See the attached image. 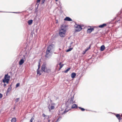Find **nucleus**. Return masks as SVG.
<instances>
[{
  "label": "nucleus",
  "mask_w": 122,
  "mask_h": 122,
  "mask_svg": "<svg viewBox=\"0 0 122 122\" xmlns=\"http://www.w3.org/2000/svg\"><path fill=\"white\" fill-rule=\"evenodd\" d=\"M61 117H59L58 118V119H57V120L56 121V122H57L59 120H60L61 119Z\"/></svg>",
  "instance_id": "obj_29"
},
{
  "label": "nucleus",
  "mask_w": 122,
  "mask_h": 122,
  "mask_svg": "<svg viewBox=\"0 0 122 122\" xmlns=\"http://www.w3.org/2000/svg\"><path fill=\"white\" fill-rule=\"evenodd\" d=\"M64 65L63 64H62L61 65H60V68L59 69V70H60L61 69V68L63 67Z\"/></svg>",
  "instance_id": "obj_27"
},
{
  "label": "nucleus",
  "mask_w": 122,
  "mask_h": 122,
  "mask_svg": "<svg viewBox=\"0 0 122 122\" xmlns=\"http://www.w3.org/2000/svg\"><path fill=\"white\" fill-rule=\"evenodd\" d=\"M73 43V42H72L71 43H70V45H71V44H72Z\"/></svg>",
  "instance_id": "obj_41"
},
{
  "label": "nucleus",
  "mask_w": 122,
  "mask_h": 122,
  "mask_svg": "<svg viewBox=\"0 0 122 122\" xmlns=\"http://www.w3.org/2000/svg\"><path fill=\"white\" fill-rule=\"evenodd\" d=\"M117 117V118L119 120V121L121 120V117L119 114H118L116 115Z\"/></svg>",
  "instance_id": "obj_15"
},
{
  "label": "nucleus",
  "mask_w": 122,
  "mask_h": 122,
  "mask_svg": "<svg viewBox=\"0 0 122 122\" xmlns=\"http://www.w3.org/2000/svg\"><path fill=\"white\" fill-rule=\"evenodd\" d=\"M71 69V68H68L65 71H64V72L65 73H67L68 72V71H69Z\"/></svg>",
  "instance_id": "obj_24"
},
{
  "label": "nucleus",
  "mask_w": 122,
  "mask_h": 122,
  "mask_svg": "<svg viewBox=\"0 0 122 122\" xmlns=\"http://www.w3.org/2000/svg\"><path fill=\"white\" fill-rule=\"evenodd\" d=\"M19 99H20L19 98H16V99L15 101L16 102V103L17 102H18L19 101Z\"/></svg>",
  "instance_id": "obj_28"
},
{
  "label": "nucleus",
  "mask_w": 122,
  "mask_h": 122,
  "mask_svg": "<svg viewBox=\"0 0 122 122\" xmlns=\"http://www.w3.org/2000/svg\"><path fill=\"white\" fill-rule=\"evenodd\" d=\"M119 21V20H118L116 21H117V22H118V21Z\"/></svg>",
  "instance_id": "obj_43"
},
{
  "label": "nucleus",
  "mask_w": 122,
  "mask_h": 122,
  "mask_svg": "<svg viewBox=\"0 0 122 122\" xmlns=\"http://www.w3.org/2000/svg\"><path fill=\"white\" fill-rule=\"evenodd\" d=\"M34 119V118H33V117H32L31 119V120H32V121H33V120Z\"/></svg>",
  "instance_id": "obj_36"
},
{
  "label": "nucleus",
  "mask_w": 122,
  "mask_h": 122,
  "mask_svg": "<svg viewBox=\"0 0 122 122\" xmlns=\"http://www.w3.org/2000/svg\"><path fill=\"white\" fill-rule=\"evenodd\" d=\"M33 20H28L27 22L29 25H31L32 23Z\"/></svg>",
  "instance_id": "obj_16"
},
{
  "label": "nucleus",
  "mask_w": 122,
  "mask_h": 122,
  "mask_svg": "<svg viewBox=\"0 0 122 122\" xmlns=\"http://www.w3.org/2000/svg\"><path fill=\"white\" fill-rule=\"evenodd\" d=\"M64 20H66L67 21H72V20L70 18V17H66L64 19Z\"/></svg>",
  "instance_id": "obj_8"
},
{
  "label": "nucleus",
  "mask_w": 122,
  "mask_h": 122,
  "mask_svg": "<svg viewBox=\"0 0 122 122\" xmlns=\"http://www.w3.org/2000/svg\"><path fill=\"white\" fill-rule=\"evenodd\" d=\"M72 48H70L66 51V52H68L71 51L73 49Z\"/></svg>",
  "instance_id": "obj_25"
},
{
  "label": "nucleus",
  "mask_w": 122,
  "mask_h": 122,
  "mask_svg": "<svg viewBox=\"0 0 122 122\" xmlns=\"http://www.w3.org/2000/svg\"><path fill=\"white\" fill-rule=\"evenodd\" d=\"M2 95L0 93V98H1L2 97Z\"/></svg>",
  "instance_id": "obj_32"
},
{
  "label": "nucleus",
  "mask_w": 122,
  "mask_h": 122,
  "mask_svg": "<svg viewBox=\"0 0 122 122\" xmlns=\"http://www.w3.org/2000/svg\"><path fill=\"white\" fill-rule=\"evenodd\" d=\"M42 116L43 117H45L46 116V115L44 113L43 114Z\"/></svg>",
  "instance_id": "obj_33"
},
{
  "label": "nucleus",
  "mask_w": 122,
  "mask_h": 122,
  "mask_svg": "<svg viewBox=\"0 0 122 122\" xmlns=\"http://www.w3.org/2000/svg\"><path fill=\"white\" fill-rule=\"evenodd\" d=\"M10 76L8 74L5 75L4 76V78L3 80L2 81L4 83L6 82L7 84L8 83L10 80Z\"/></svg>",
  "instance_id": "obj_3"
},
{
  "label": "nucleus",
  "mask_w": 122,
  "mask_h": 122,
  "mask_svg": "<svg viewBox=\"0 0 122 122\" xmlns=\"http://www.w3.org/2000/svg\"><path fill=\"white\" fill-rule=\"evenodd\" d=\"M12 85V84L11 83L10 85V86L8 87V89H7V93H9L11 91V86Z\"/></svg>",
  "instance_id": "obj_10"
},
{
  "label": "nucleus",
  "mask_w": 122,
  "mask_h": 122,
  "mask_svg": "<svg viewBox=\"0 0 122 122\" xmlns=\"http://www.w3.org/2000/svg\"><path fill=\"white\" fill-rule=\"evenodd\" d=\"M40 62H41V61H40V60L38 62V69H37L39 70V69L40 68V65H41Z\"/></svg>",
  "instance_id": "obj_22"
},
{
  "label": "nucleus",
  "mask_w": 122,
  "mask_h": 122,
  "mask_svg": "<svg viewBox=\"0 0 122 122\" xmlns=\"http://www.w3.org/2000/svg\"><path fill=\"white\" fill-rule=\"evenodd\" d=\"M46 64L45 63H44L41 66V69L42 72L48 73L51 71V70L49 69H48L46 67Z\"/></svg>",
  "instance_id": "obj_1"
},
{
  "label": "nucleus",
  "mask_w": 122,
  "mask_h": 122,
  "mask_svg": "<svg viewBox=\"0 0 122 122\" xmlns=\"http://www.w3.org/2000/svg\"><path fill=\"white\" fill-rule=\"evenodd\" d=\"M70 110V109L69 108V109H67V108L64 111L63 113H65L67 112H68Z\"/></svg>",
  "instance_id": "obj_19"
},
{
  "label": "nucleus",
  "mask_w": 122,
  "mask_h": 122,
  "mask_svg": "<svg viewBox=\"0 0 122 122\" xmlns=\"http://www.w3.org/2000/svg\"><path fill=\"white\" fill-rule=\"evenodd\" d=\"M34 119V118H33V117H32L31 119V120H32V121H33V120Z\"/></svg>",
  "instance_id": "obj_37"
},
{
  "label": "nucleus",
  "mask_w": 122,
  "mask_h": 122,
  "mask_svg": "<svg viewBox=\"0 0 122 122\" xmlns=\"http://www.w3.org/2000/svg\"><path fill=\"white\" fill-rule=\"evenodd\" d=\"M23 56L24 57V59H25V56L24 55H23Z\"/></svg>",
  "instance_id": "obj_42"
},
{
  "label": "nucleus",
  "mask_w": 122,
  "mask_h": 122,
  "mask_svg": "<svg viewBox=\"0 0 122 122\" xmlns=\"http://www.w3.org/2000/svg\"><path fill=\"white\" fill-rule=\"evenodd\" d=\"M55 46L53 44L49 45L47 47V50H49V51L52 52L54 50Z\"/></svg>",
  "instance_id": "obj_7"
},
{
  "label": "nucleus",
  "mask_w": 122,
  "mask_h": 122,
  "mask_svg": "<svg viewBox=\"0 0 122 122\" xmlns=\"http://www.w3.org/2000/svg\"><path fill=\"white\" fill-rule=\"evenodd\" d=\"M94 30V29L93 28H89L87 30V33H90L92 32V31H93Z\"/></svg>",
  "instance_id": "obj_9"
},
{
  "label": "nucleus",
  "mask_w": 122,
  "mask_h": 122,
  "mask_svg": "<svg viewBox=\"0 0 122 122\" xmlns=\"http://www.w3.org/2000/svg\"><path fill=\"white\" fill-rule=\"evenodd\" d=\"M34 119V118H33V117H32L31 119V120H32V121H33V120Z\"/></svg>",
  "instance_id": "obj_35"
},
{
  "label": "nucleus",
  "mask_w": 122,
  "mask_h": 122,
  "mask_svg": "<svg viewBox=\"0 0 122 122\" xmlns=\"http://www.w3.org/2000/svg\"><path fill=\"white\" fill-rule=\"evenodd\" d=\"M54 108V107L53 106H51L50 108L49 107V106L48 107V108H49V111L50 112L51 111V110L53 109Z\"/></svg>",
  "instance_id": "obj_18"
},
{
  "label": "nucleus",
  "mask_w": 122,
  "mask_h": 122,
  "mask_svg": "<svg viewBox=\"0 0 122 122\" xmlns=\"http://www.w3.org/2000/svg\"><path fill=\"white\" fill-rule=\"evenodd\" d=\"M57 66H58V64H57Z\"/></svg>",
  "instance_id": "obj_47"
},
{
  "label": "nucleus",
  "mask_w": 122,
  "mask_h": 122,
  "mask_svg": "<svg viewBox=\"0 0 122 122\" xmlns=\"http://www.w3.org/2000/svg\"><path fill=\"white\" fill-rule=\"evenodd\" d=\"M52 52L49 51V50H46L45 55V57L49 59L52 56Z\"/></svg>",
  "instance_id": "obj_4"
},
{
  "label": "nucleus",
  "mask_w": 122,
  "mask_h": 122,
  "mask_svg": "<svg viewBox=\"0 0 122 122\" xmlns=\"http://www.w3.org/2000/svg\"><path fill=\"white\" fill-rule=\"evenodd\" d=\"M105 49V46L104 45H102L101 47L100 50L101 51H103Z\"/></svg>",
  "instance_id": "obj_17"
},
{
  "label": "nucleus",
  "mask_w": 122,
  "mask_h": 122,
  "mask_svg": "<svg viewBox=\"0 0 122 122\" xmlns=\"http://www.w3.org/2000/svg\"><path fill=\"white\" fill-rule=\"evenodd\" d=\"M76 75V74L75 72H72L71 75V77L72 78H74Z\"/></svg>",
  "instance_id": "obj_12"
},
{
  "label": "nucleus",
  "mask_w": 122,
  "mask_h": 122,
  "mask_svg": "<svg viewBox=\"0 0 122 122\" xmlns=\"http://www.w3.org/2000/svg\"><path fill=\"white\" fill-rule=\"evenodd\" d=\"M20 84L19 83H17L16 85V87L17 88L19 86Z\"/></svg>",
  "instance_id": "obj_30"
},
{
  "label": "nucleus",
  "mask_w": 122,
  "mask_h": 122,
  "mask_svg": "<svg viewBox=\"0 0 122 122\" xmlns=\"http://www.w3.org/2000/svg\"><path fill=\"white\" fill-rule=\"evenodd\" d=\"M66 30L61 27V29L59 31V34L61 37H64L65 36Z\"/></svg>",
  "instance_id": "obj_2"
},
{
  "label": "nucleus",
  "mask_w": 122,
  "mask_h": 122,
  "mask_svg": "<svg viewBox=\"0 0 122 122\" xmlns=\"http://www.w3.org/2000/svg\"><path fill=\"white\" fill-rule=\"evenodd\" d=\"M48 118H49V116H48Z\"/></svg>",
  "instance_id": "obj_46"
},
{
  "label": "nucleus",
  "mask_w": 122,
  "mask_h": 122,
  "mask_svg": "<svg viewBox=\"0 0 122 122\" xmlns=\"http://www.w3.org/2000/svg\"><path fill=\"white\" fill-rule=\"evenodd\" d=\"M61 63H62L61 62L59 63L58 65L60 66V65H62Z\"/></svg>",
  "instance_id": "obj_34"
},
{
  "label": "nucleus",
  "mask_w": 122,
  "mask_h": 122,
  "mask_svg": "<svg viewBox=\"0 0 122 122\" xmlns=\"http://www.w3.org/2000/svg\"><path fill=\"white\" fill-rule=\"evenodd\" d=\"M77 107V106L76 104H74L72 105L71 107V109H74V108H76Z\"/></svg>",
  "instance_id": "obj_14"
},
{
  "label": "nucleus",
  "mask_w": 122,
  "mask_h": 122,
  "mask_svg": "<svg viewBox=\"0 0 122 122\" xmlns=\"http://www.w3.org/2000/svg\"><path fill=\"white\" fill-rule=\"evenodd\" d=\"M30 122H32V120H30Z\"/></svg>",
  "instance_id": "obj_39"
},
{
  "label": "nucleus",
  "mask_w": 122,
  "mask_h": 122,
  "mask_svg": "<svg viewBox=\"0 0 122 122\" xmlns=\"http://www.w3.org/2000/svg\"><path fill=\"white\" fill-rule=\"evenodd\" d=\"M88 50V49H87L86 50V51H87V50Z\"/></svg>",
  "instance_id": "obj_40"
},
{
  "label": "nucleus",
  "mask_w": 122,
  "mask_h": 122,
  "mask_svg": "<svg viewBox=\"0 0 122 122\" xmlns=\"http://www.w3.org/2000/svg\"><path fill=\"white\" fill-rule=\"evenodd\" d=\"M45 0H42L41 4H43L45 2Z\"/></svg>",
  "instance_id": "obj_31"
},
{
  "label": "nucleus",
  "mask_w": 122,
  "mask_h": 122,
  "mask_svg": "<svg viewBox=\"0 0 122 122\" xmlns=\"http://www.w3.org/2000/svg\"><path fill=\"white\" fill-rule=\"evenodd\" d=\"M37 74H39V76L41 75V74L40 73V71L39 69H37Z\"/></svg>",
  "instance_id": "obj_21"
},
{
  "label": "nucleus",
  "mask_w": 122,
  "mask_h": 122,
  "mask_svg": "<svg viewBox=\"0 0 122 122\" xmlns=\"http://www.w3.org/2000/svg\"><path fill=\"white\" fill-rule=\"evenodd\" d=\"M58 0H56V1H57Z\"/></svg>",
  "instance_id": "obj_45"
},
{
  "label": "nucleus",
  "mask_w": 122,
  "mask_h": 122,
  "mask_svg": "<svg viewBox=\"0 0 122 122\" xmlns=\"http://www.w3.org/2000/svg\"><path fill=\"white\" fill-rule=\"evenodd\" d=\"M107 25V24H103L102 25H100L99 26V28H102L104 27Z\"/></svg>",
  "instance_id": "obj_13"
},
{
  "label": "nucleus",
  "mask_w": 122,
  "mask_h": 122,
  "mask_svg": "<svg viewBox=\"0 0 122 122\" xmlns=\"http://www.w3.org/2000/svg\"><path fill=\"white\" fill-rule=\"evenodd\" d=\"M78 108H79V109H81V110L82 111H84L85 110V109L83 108H81L80 107H78Z\"/></svg>",
  "instance_id": "obj_26"
},
{
  "label": "nucleus",
  "mask_w": 122,
  "mask_h": 122,
  "mask_svg": "<svg viewBox=\"0 0 122 122\" xmlns=\"http://www.w3.org/2000/svg\"><path fill=\"white\" fill-rule=\"evenodd\" d=\"M75 26L76 28L75 31L76 32L79 31L82 29L80 25L76 24Z\"/></svg>",
  "instance_id": "obj_6"
},
{
  "label": "nucleus",
  "mask_w": 122,
  "mask_h": 122,
  "mask_svg": "<svg viewBox=\"0 0 122 122\" xmlns=\"http://www.w3.org/2000/svg\"><path fill=\"white\" fill-rule=\"evenodd\" d=\"M16 120L15 118H12L11 120V122H15Z\"/></svg>",
  "instance_id": "obj_23"
},
{
  "label": "nucleus",
  "mask_w": 122,
  "mask_h": 122,
  "mask_svg": "<svg viewBox=\"0 0 122 122\" xmlns=\"http://www.w3.org/2000/svg\"><path fill=\"white\" fill-rule=\"evenodd\" d=\"M24 62V60L23 58L19 62V64L20 65H22Z\"/></svg>",
  "instance_id": "obj_11"
},
{
  "label": "nucleus",
  "mask_w": 122,
  "mask_h": 122,
  "mask_svg": "<svg viewBox=\"0 0 122 122\" xmlns=\"http://www.w3.org/2000/svg\"><path fill=\"white\" fill-rule=\"evenodd\" d=\"M90 48V46L88 48V49Z\"/></svg>",
  "instance_id": "obj_44"
},
{
  "label": "nucleus",
  "mask_w": 122,
  "mask_h": 122,
  "mask_svg": "<svg viewBox=\"0 0 122 122\" xmlns=\"http://www.w3.org/2000/svg\"><path fill=\"white\" fill-rule=\"evenodd\" d=\"M6 85L5 84V83H4V87H5Z\"/></svg>",
  "instance_id": "obj_38"
},
{
  "label": "nucleus",
  "mask_w": 122,
  "mask_h": 122,
  "mask_svg": "<svg viewBox=\"0 0 122 122\" xmlns=\"http://www.w3.org/2000/svg\"><path fill=\"white\" fill-rule=\"evenodd\" d=\"M41 0H37V3L36 4V5H37V8L38 7L39 5V2H40Z\"/></svg>",
  "instance_id": "obj_20"
},
{
  "label": "nucleus",
  "mask_w": 122,
  "mask_h": 122,
  "mask_svg": "<svg viewBox=\"0 0 122 122\" xmlns=\"http://www.w3.org/2000/svg\"><path fill=\"white\" fill-rule=\"evenodd\" d=\"M70 98L68 100V103L69 104H72L74 103H75V101H74V95L72 96L70 95Z\"/></svg>",
  "instance_id": "obj_5"
}]
</instances>
